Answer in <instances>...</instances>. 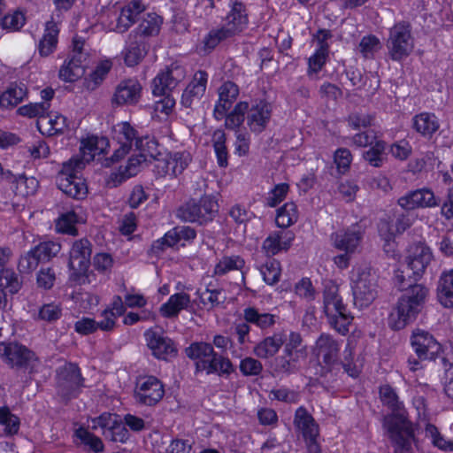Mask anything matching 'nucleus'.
I'll list each match as a JSON object with an SVG mask.
<instances>
[{
  "mask_svg": "<svg viewBox=\"0 0 453 453\" xmlns=\"http://www.w3.org/2000/svg\"><path fill=\"white\" fill-rule=\"evenodd\" d=\"M260 273L263 275L264 280L268 285H273L280 280V262L274 258H269L261 267Z\"/></svg>",
  "mask_w": 453,
  "mask_h": 453,
  "instance_id": "48",
  "label": "nucleus"
},
{
  "mask_svg": "<svg viewBox=\"0 0 453 453\" xmlns=\"http://www.w3.org/2000/svg\"><path fill=\"white\" fill-rule=\"evenodd\" d=\"M86 55H71L60 67L58 76L66 82H73L85 73Z\"/></svg>",
  "mask_w": 453,
  "mask_h": 453,
  "instance_id": "32",
  "label": "nucleus"
},
{
  "mask_svg": "<svg viewBox=\"0 0 453 453\" xmlns=\"http://www.w3.org/2000/svg\"><path fill=\"white\" fill-rule=\"evenodd\" d=\"M295 239L291 231L280 230L272 232L263 242L262 250L267 257H273L281 250H288Z\"/></svg>",
  "mask_w": 453,
  "mask_h": 453,
  "instance_id": "27",
  "label": "nucleus"
},
{
  "mask_svg": "<svg viewBox=\"0 0 453 453\" xmlns=\"http://www.w3.org/2000/svg\"><path fill=\"white\" fill-rule=\"evenodd\" d=\"M185 355L195 361L196 368H231L232 364L213 349V347L204 342L191 343L184 350Z\"/></svg>",
  "mask_w": 453,
  "mask_h": 453,
  "instance_id": "7",
  "label": "nucleus"
},
{
  "mask_svg": "<svg viewBox=\"0 0 453 453\" xmlns=\"http://www.w3.org/2000/svg\"><path fill=\"white\" fill-rule=\"evenodd\" d=\"M387 48L389 57L394 61H401L412 52L414 38L409 23L398 22L389 29Z\"/></svg>",
  "mask_w": 453,
  "mask_h": 453,
  "instance_id": "6",
  "label": "nucleus"
},
{
  "mask_svg": "<svg viewBox=\"0 0 453 453\" xmlns=\"http://www.w3.org/2000/svg\"><path fill=\"white\" fill-rule=\"evenodd\" d=\"M242 315L247 323L254 325L264 333L272 330L279 320L278 315L266 312L254 306L243 309Z\"/></svg>",
  "mask_w": 453,
  "mask_h": 453,
  "instance_id": "30",
  "label": "nucleus"
},
{
  "mask_svg": "<svg viewBox=\"0 0 453 453\" xmlns=\"http://www.w3.org/2000/svg\"><path fill=\"white\" fill-rule=\"evenodd\" d=\"M411 123L412 128L426 138H431L440 128L437 116L428 111H423L413 116Z\"/></svg>",
  "mask_w": 453,
  "mask_h": 453,
  "instance_id": "33",
  "label": "nucleus"
},
{
  "mask_svg": "<svg viewBox=\"0 0 453 453\" xmlns=\"http://www.w3.org/2000/svg\"><path fill=\"white\" fill-rule=\"evenodd\" d=\"M142 87L134 78L121 81L115 88L111 103L113 107L136 104L142 96Z\"/></svg>",
  "mask_w": 453,
  "mask_h": 453,
  "instance_id": "17",
  "label": "nucleus"
},
{
  "mask_svg": "<svg viewBox=\"0 0 453 453\" xmlns=\"http://www.w3.org/2000/svg\"><path fill=\"white\" fill-rule=\"evenodd\" d=\"M146 10L142 0H133L123 6L117 19L114 30L118 33L127 32L136 21L137 17Z\"/></svg>",
  "mask_w": 453,
  "mask_h": 453,
  "instance_id": "31",
  "label": "nucleus"
},
{
  "mask_svg": "<svg viewBox=\"0 0 453 453\" xmlns=\"http://www.w3.org/2000/svg\"><path fill=\"white\" fill-rule=\"evenodd\" d=\"M230 11L226 17L225 27L234 35L246 28L249 19L246 4L243 0H231Z\"/></svg>",
  "mask_w": 453,
  "mask_h": 453,
  "instance_id": "29",
  "label": "nucleus"
},
{
  "mask_svg": "<svg viewBox=\"0 0 453 453\" xmlns=\"http://www.w3.org/2000/svg\"><path fill=\"white\" fill-rule=\"evenodd\" d=\"M76 434L84 444L89 446V448L95 452H102L104 450V443L102 440L88 432L87 429L79 428L76 431Z\"/></svg>",
  "mask_w": 453,
  "mask_h": 453,
  "instance_id": "63",
  "label": "nucleus"
},
{
  "mask_svg": "<svg viewBox=\"0 0 453 453\" xmlns=\"http://www.w3.org/2000/svg\"><path fill=\"white\" fill-rule=\"evenodd\" d=\"M137 130L129 122L122 121L114 126L112 139L117 144L111 157L112 162H119L127 156L133 147H136V141L140 140Z\"/></svg>",
  "mask_w": 453,
  "mask_h": 453,
  "instance_id": "10",
  "label": "nucleus"
},
{
  "mask_svg": "<svg viewBox=\"0 0 453 453\" xmlns=\"http://www.w3.org/2000/svg\"><path fill=\"white\" fill-rule=\"evenodd\" d=\"M296 294L307 302H311L316 298V290L310 279L303 278L295 286Z\"/></svg>",
  "mask_w": 453,
  "mask_h": 453,
  "instance_id": "62",
  "label": "nucleus"
},
{
  "mask_svg": "<svg viewBox=\"0 0 453 453\" xmlns=\"http://www.w3.org/2000/svg\"><path fill=\"white\" fill-rule=\"evenodd\" d=\"M323 312L331 327L340 334L345 335L349 331V326L353 316L348 311L347 305L343 303L340 295L339 285L332 280H326L323 282Z\"/></svg>",
  "mask_w": 453,
  "mask_h": 453,
  "instance_id": "2",
  "label": "nucleus"
},
{
  "mask_svg": "<svg viewBox=\"0 0 453 453\" xmlns=\"http://www.w3.org/2000/svg\"><path fill=\"white\" fill-rule=\"evenodd\" d=\"M192 161L189 152L169 151L161 157H157L153 165V171L157 177H166L173 179L180 175Z\"/></svg>",
  "mask_w": 453,
  "mask_h": 453,
  "instance_id": "9",
  "label": "nucleus"
},
{
  "mask_svg": "<svg viewBox=\"0 0 453 453\" xmlns=\"http://www.w3.org/2000/svg\"><path fill=\"white\" fill-rule=\"evenodd\" d=\"M217 92L219 98L214 106L213 115L216 119L221 120L237 100L240 88L234 82L226 81L218 88Z\"/></svg>",
  "mask_w": 453,
  "mask_h": 453,
  "instance_id": "22",
  "label": "nucleus"
},
{
  "mask_svg": "<svg viewBox=\"0 0 453 453\" xmlns=\"http://www.w3.org/2000/svg\"><path fill=\"white\" fill-rule=\"evenodd\" d=\"M351 287L354 304L359 308L369 306L377 296L376 275L368 267L357 270Z\"/></svg>",
  "mask_w": 453,
  "mask_h": 453,
  "instance_id": "8",
  "label": "nucleus"
},
{
  "mask_svg": "<svg viewBox=\"0 0 453 453\" xmlns=\"http://www.w3.org/2000/svg\"><path fill=\"white\" fill-rule=\"evenodd\" d=\"M59 28L54 20L45 23L44 33L38 42V52L42 57L52 54L58 46Z\"/></svg>",
  "mask_w": 453,
  "mask_h": 453,
  "instance_id": "34",
  "label": "nucleus"
},
{
  "mask_svg": "<svg viewBox=\"0 0 453 453\" xmlns=\"http://www.w3.org/2000/svg\"><path fill=\"white\" fill-rule=\"evenodd\" d=\"M0 176L2 180L12 183V188L17 196L26 197L35 195L39 188V181L35 177H27L25 174H13L10 170H4L0 164Z\"/></svg>",
  "mask_w": 453,
  "mask_h": 453,
  "instance_id": "24",
  "label": "nucleus"
},
{
  "mask_svg": "<svg viewBox=\"0 0 453 453\" xmlns=\"http://www.w3.org/2000/svg\"><path fill=\"white\" fill-rule=\"evenodd\" d=\"M91 243L88 239L75 241L69 252L68 266L72 271L71 278L84 275L90 265Z\"/></svg>",
  "mask_w": 453,
  "mask_h": 453,
  "instance_id": "14",
  "label": "nucleus"
},
{
  "mask_svg": "<svg viewBox=\"0 0 453 453\" xmlns=\"http://www.w3.org/2000/svg\"><path fill=\"white\" fill-rule=\"evenodd\" d=\"M428 292L422 284L411 285L406 288L388 316L389 327L401 330L412 323L424 308Z\"/></svg>",
  "mask_w": 453,
  "mask_h": 453,
  "instance_id": "1",
  "label": "nucleus"
},
{
  "mask_svg": "<svg viewBox=\"0 0 453 453\" xmlns=\"http://www.w3.org/2000/svg\"><path fill=\"white\" fill-rule=\"evenodd\" d=\"M289 191L288 183L276 184L267 194L265 204L271 208L276 207L287 196Z\"/></svg>",
  "mask_w": 453,
  "mask_h": 453,
  "instance_id": "55",
  "label": "nucleus"
},
{
  "mask_svg": "<svg viewBox=\"0 0 453 453\" xmlns=\"http://www.w3.org/2000/svg\"><path fill=\"white\" fill-rule=\"evenodd\" d=\"M437 298L445 308H453V269L444 271L437 285Z\"/></svg>",
  "mask_w": 453,
  "mask_h": 453,
  "instance_id": "37",
  "label": "nucleus"
},
{
  "mask_svg": "<svg viewBox=\"0 0 453 453\" xmlns=\"http://www.w3.org/2000/svg\"><path fill=\"white\" fill-rule=\"evenodd\" d=\"M146 52V42L138 38L132 39L129 34L125 53V63L127 65H136L144 58Z\"/></svg>",
  "mask_w": 453,
  "mask_h": 453,
  "instance_id": "40",
  "label": "nucleus"
},
{
  "mask_svg": "<svg viewBox=\"0 0 453 453\" xmlns=\"http://www.w3.org/2000/svg\"><path fill=\"white\" fill-rule=\"evenodd\" d=\"M102 434L114 442H126L129 438V432L120 421H116L110 428L104 429Z\"/></svg>",
  "mask_w": 453,
  "mask_h": 453,
  "instance_id": "54",
  "label": "nucleus"
},
{
  "mask_svg": "<svg viewBox=\"0 0 453 453\" xmlns=\"http://www.w3.org/2000/svg\"><path fill=\"white\" fill-rule=\"evenodd\" d=\"M398 204L404 210L434 207L438 204L434 192L428 188L411 191L398 199Z\"/></svg>",
  "mask_w": 453,
  "mask_h": 453,
  "instance_id": "25",
  "label": "nucleus"
},
{
  "mask_svg": "<svg viewBox=\"0 0 453 453\" xmlns=\"http://www.w3.org/2000/svg\"><path fill=\"white\" fill-rule=\"evenodd\" d=\"M80 370H59L57 373L58 395L65 403L77 397L79 390L83 384Z\"/></svg>",
  "mask_w": 453,
  "mask_h": 453,
  "instance_id": "16",
  "label": "nucleus"
},
{
  "mask_svg": "<svg viewBox=\"0 0 453 453\" xmlns=\"http://www.w3.org/2000/svg\"><path fill=\"white\" fill-rule=\"evenodd\" d=\"M411 344L419 359L435 360L440 358L444 361V357L441 356V345L428 331L419 328L413 330Z\"/></svg>",
  "mask_w": 453,
  "mask_h": 453,
  "instance_id": "11",
  "label": "nucleus"
},
{
  "mask_svg": "<svg viewBox=\"0 0 453 453\" xmlns=\"http://www.w3.org/2000/svg\"><path fill=\"white\" fill-rule=\"evenodd\" d=\"M249 104L247 102H239L228 114L226 113L225 126L229 129L238 128L245 119V114L248 111Z\"/></svg>",
  "mask_w": 453,
  "mask_h": 453,
  "instance_id": "45",
  "label": "nucleus"
},
{
  "mask_svg": "<svg viewBox=\"0 0 453 453\" xmlns=\"http://www.w3.org/2000/svg\"><path fill=\"white\" fill-rule=\"evenodd\" d=\"M273 107L265 100L252 104L247 111V125L251 132L260 134L267 127L272 118Z\"/></svg>",
  "mask_w": 453,
  "mask_h": 453,
  "instance_id": "18",
  "label": "nucleus"
},
{
  "mask_svg": "<svg viewBox=\"0 0 453 453\" xmlns=\"http://www.w3.org/2000/svg\"><path fill=\"white\" fill-rule=\"evenodd\" d=\"M21 288L18 274L12 269H2L0 272V288L11 294H16Z\"/></svg>",
  "mask_w": 453,
  "mask_h": 453,
  "instance_id": "47",
  "label": "nucleus"
},
{
  "mask_svg": "<svg viewBox=\"0 0 453 453\" xmlns=\"http://www.w3.org/2000/svg\"><path fill=\"white\" fill-rule=\"evenodd\" d=\"M286 341L287 335L285 331L274 332L257 342L253 349V352L259 358H271L279 352Z\"/></svg>",
  "mask_w": 453,
  "mask_h": 453,
  "instance_id": "28",
  "label": "nucleus"
},
{
  "mask_svg": "<svg viewBox=\"0 0 453 453\" xmlns=\"http://www.w3.org/2000/svg\"><path fill=\"white\" fill-rule=\"evenodd\" d=\"M208 81V73L199 70L195 73L192 81L187 86L181 96V104L187 108L201 100L205 93Z\"/></svg>",
  "mask_w": 453,
  "mask_h": 453,
  "instance_id": "26",
  "label": "nucleus"
},
{
  "mask_svg": "<svg viewBox=\"0 0 453 453\" xmlns=\"http://www.w3.org/2000/svg\"><path fill=\"white\" fill-rule=\"evenodd\" d=\"M379 232L380 235L385 242L383 245L384 251L388 257H395L396 256V252L394 233L390 231L388 224L387 222H381L379 226Z\"/></svg>",
  "mask_w": 453,
  "mask_h": 453,
  "instance_id": "59",
  "label": "nucleus"
},
{
  "mask_svg": "<svg viewBox=\"0 0 453 453\" xmlns=\"http://www.w3.org/2000/svg\"><path fill=\"white\" fill-rule=\"evenodd\" d=\"M162 19L156 13H147L142 19L139 26L133 30L131 38L144 40L147 37L157 35L159 33Z\"/></svg>",
  "mask_w": 453,
  "mask_h": 453,
  "instance_id": "36",
  "label": "nucleus"
},
{
  "mask_svg": "<svg viewBox=\"0 0 453 453\" xmlns=\"http://www.w3.org/2000/svg\"><path fill=\"white\" fill-rule=\"evenodd\" d=\"M165 389L162 382L154 376L137 379L134 388L135 401L143 405L153 406L164 396Z\"/></svg>",
  "mask_w": 453,
  "mask_h": 453,
  "instance_id": "12",
  "label": "nucleus"
},
{
  "mask_svg": "<svg viewBox=\"0 0 453 453\" xmlns=\"http://www.w3.org/2000/svg\"><path fill=\"white\" fill-rule=\"evenodd\" d=\"M56 281V273L51 267H42L36 274V283L38 288L42 289H50Z\"/></svg>",
  "mask_w": 453,
  "mask_h": 453,
  "instance_id": "64",
  "label": "nucleus"
},
{
  "mask_svg": "<svg viewBox=\"0 0 453 453\" xmlns=\"http://www.w3.org/2000/svg\"><path fill=\"white\" fill-rule=\"evenodd\" d=\"M50 107V104L47 102L35 103L23 105L18 109V113L21 116L28 118H41L46 119V115Z\"/></svg>",
  "mask_w": 453,
  "mask_h": 453,
  "instance_id": "52",
  "label": "nucleus"
},
{
  "mask_svg": "<svg viewBox=\"0 0 453 453\" xmlns=\"http://www.w3.org/2000/svg\"><path fill=\"white\" fill-rule=\"evenodd\" d=\"M27 87L23 83H12L0 96L2 108H13L23 101L27 96Z\"/></svg>",
  "mask_w": 453,
  "mask_h": 453,
  "instance_id": "39",
  "label": "nucleus"
},
{
  "mask_svg": "<svg viewBox=\"0 0 453 453\" xmlns=\"http://www.w3.org/2000/svg\"><path fill=\"white\" fill-rule=\"evenodd\" d=\"M297 219L298 210L293 202L286 203L277 210L276 225L280 228H287L294 225Z\"/></svg>",
  "mask_w": 453,
  "mask_h": 453,
  "instance_id": "43",
  "label": "nucleus"
},
{
  "mask_svg": "<svg viewBox=\"0 0 453 453\" xmlns=\"http://www.w3.org/2000/svg\"><path fill=\"white\" fill-rule=\"evenodd\" d=\"M111 68V61L104 60L100 62L95 70L90 73L89 77L85 79V88L90 91L96 89L106 78Z\"/></svg>",
  "mask_w": 453,
  "mask_h": 453,
  "instance_id": "44",
  "label": "nucleus"
},
{
  "mask_svg": "<svg viewBox=\"0 0 453 453\" xmlns=\"http://www.w3.org/2000/svg\"><path fill=\"white\" fill-rule=\"evenodd\" d=\"M244 265L245 261L241 256H224L216 264L213 273L216 276H223L232 271H240Z\"/></svg>",
  "mask_w": 453,
  "mask_h": 453,
  "instance_id": "42",
  "label": "nucleus"
},
{
  "mask_svg": "<svg viewBox=\"0 0 453 453\" xmlns=\"http://www.w3.org/2000/svg\"><path fill=\"white\" fill-rule=\"evenodd\" d=\"M42 262L33 248L20 257L18 264V269L21 273H31L35 270L39 263Z\"/></svg>",
  "mask_w": 453,
  "mask_h": 453,
  "instance_id": "57",
  "label": "nucleus"
},
{
  "mask_svg": "<svg viewBox=\"0 0 453 453\" xmlns=\"http://www.w3.org/2000/svg\"><path fill=\"white\" fill-rule=\"evenodd\" d=\"M148 347L158 359L169 360L177 355V348L169 337L164 336L152 329L145 332Z\"/></svg>",
  "mask_w": 453,
  "mask_h": 453,
  "instance_id": "21",
  "label": "nucleus"
},
{
  "mask_svg": "<svg viewBox=\"0 0 453 453\" xmlns=\"http://www.w3.org/2000/svg\"><path fill=\"white\" fill-rule=\"evenodd\" d=\"M338 342L329 334H322L316 341L315 350L326 365H333L339 352Z\"/></svg>",
  "mask_w": 453,
  "mask_h": 453,
  "instance_id": "35",
  "label": "nucleus"
},
{
  "mask_svg": "<svg viewBox=\"0 0 453 453\" xmlns=\"http://www.w3.org/2000/svg\"><path fill=\"white\" fill-rule=\"evenodd\" d=\"M364 233V227L359 224H355L346 230L332 234L331 240L337 250L353 253L360 244Z\"/></svg>",
  "mask_w": 453,
  "mask_h": 453,
  "instance_id": "20",
  "label": "nucleus"
},
{
  "mask_svg": "<svg viewBox=\"0 0 453 453\" xmlns=\"http://www.w3.org/2000/svg\"><path fill=\"white\" fill-rule=\"evenodd\" d=\"M185 77L184 70L180 66H171L160 72L153 79L152 93L154 96H163L169 94L177 87Z\"/></svg>",
  "mask_w": 453,
  "mask_h": 453,
  "instance_id": "19",
  "label": "nucleus"
},
{
  "mask_svg": "<svg viewBox=\"0 0 453 453\" xmlns=\"http://www.w3.org/2000/svg\"><path fill=\"white\" fill-rule=\"evenodd\" d=\"M62 316V309L59 304L55 303L43 304L38 311L37 319L52 323L59 319Z\"/></svg>",
  "mask_w": 453,
  "mask_h": 453,
  "instance_id": "58",
  "label": "nucleus"
},
{
  "mask_svg": "<svg viewBox=\"0 0 453 453\" xmlns=\"http://www.w3.org/2000/svg\"><path fill=\"white\" fill-rule=\"evenodd\" d=\"M307 349H283L280 356L276 358L277 365L280 368H294L307 358Z\"/></svg>",
  "mask_w": 453,
  "mask_h": 453,
  "instance_id": "41",
  "label": "nucleus"
},
{
  "mask_svg": "<svg viewBox=\"0 0 453 453\" xmlns=\"http://www.w3.org/2000/svg\"><path fill=\"white\" fill-rule=\"evenodd\" d=\"M384 427L389 434L394 446V453H407L414 441V428L411 422L402 415L384 418Z\"/></svg>",
  "mask_w": 453,
  "mask_h": 453,
  "instance_id": "5",
  "label": "nucleus"
},
{
  "mask_svg": "<svg viewBox=\"0 0 453 453\" xmlns=\"http://www.w3.org/2000/svg\"><path fill=\"white\" fill-rule=\"evenodd\" d=\"M0 357L11 365L34 367L37 357L34 351L18 342H0Z\"/></svg>",
  "mask_w": 453,
  "mask_h": 453,
  "instance_id": "13",
  "label": "nucleus"
},
{
  "mask_svg": "<svg viewBox=\"0 0 453 453\" xmlns=\"http://www.w3.org/2000/svg\"><path fill=\"white\" fill-rule=\"evenodd\" d=\"M426 436L430 438L432 443L441 449L453 450V441H446L439 433L437 427L428 424L426 427Z\"/></svg>",
  "mask_w": 453,
  "mask_h": 453,
  "instance_id": "60",
  "label": "nucleus"
},
{
  "mask_svg": "<svg viewBox=\"0 0 453 453\" xmlns=\"http://www.w3.org/2000/svg\"><path fill=\"white\" fill-rule=\"evenodd\" d=\"M33 250L35 251L42 262L50 261L56 257L60 250V243L54 241H43L35 245Z\"/></svg>",
  "mask_w": 453,
  "mask_h": 453,
  "instance_id": "49",
  "label": "nucleus"
},
{
  "mask_svg": "<svg viewBox=\"0 0 453 453\" xmlns=\"http://www.w3.org/2000/svg\"><path fill=\"white\" fill-rule=\"evenodd\" d=\"M233 35H234V34L230 30H228L225 26L220 28L212 29L204 37V40H203L204 47L206 50H211L222 40H225Z\"/></svg>",
  "mask_w": 453,
  "mask_h": 453,
  "instance_id": "56",
  "label": "nucleus"
},
{
  "mask_svg": "<svg viewBox=\"0 0 453 453\" xmlns=\"http://www.w3.org/2000/svg\"><path fill=\"white\" fill-rule=\"evenodd\" d=\"M406 257L407 269L412 275L420 277L430 264L433 255L430 249L424 243H415L410 246Z\"/></svg>",
  "mask_w": 453,
  "mask_h": 453,
  "instance_id": "23",
  "label": "nucleus"
},
{
  "mask_svg": "<svg viewBox=\"0 0 453 453\" xmlns=\"http://www.w3.org/2000/svg\"><path fill=\"white\" fill-rule=\"evenodd\" d=\"M219 211V204L212 196H203L198 201L191 199L181 205L177 211V216L188 222H196L200 225L211 221Z\"/></svg>",
  "mask_w": 453,
  "mask_h": 453,
  "instance_id": "4",
  "label": "nucleus"
},
{
  "mask_svg": "<svg viewBox=\"0 0 453 453\" xmlns=\"http://www.w3.org/2000/svg\"><path fill=\"white\" fill-rule=\"evenodd\" d=\"M158 143L153 138L148 135L141 136L140 140L136 141V150L140 151V154L149 156L156 162L157 157H161L164 154L157 150Z\"/></svg>",
  "mask_w": 453,
  "mask_h": 453,
  "instance_id": "50",
  "label": "nucleus"
},
{
  "mask_svg": "<svg viewBox=\"0 0 453 453\" xmlns=\"http://www.w3.org/2000/svg\"><path fill=\"white\" fill-rule=\"evenodd\" d=\"M84 167L85 162L80 157H72L65 162L57 176L58 188L73 198L85 197L88 188L83 180L78 175Z\"/></svg>",
  "mask_w": 453,
  "mask_h": 453,
  "instance_id": "3",
  "label": "nucleus"
},
{
  "mask_svg": "<svg viewBox=\"0 0 453 453\" xmlns=\"http://www.w3.org/2000/svg\"><path fill=\"white\" fill-rule=\"evenodd\" d=\"M0 424L4 426V432L8 435L19 432L20 421L19 417L12 414L8 407H0Z\"/></svg>",
  "mask_w": 453,
  "mask_h": 453,
  "instance_id": "53",
  "label": "nucleus"
},
{
  "mask_svg": "<svg viewBox=\"0 0 453 453\" xmlns=\"http://www.w3.org/2000/svg\"><path fill=\"white\" fill-rule=\"evenodd\" d=\"M294 423L301 430L309 453H319L320 446L317 441L319 426L305 408L299 407L296 410Z\"/></svg>",
  "mask_w": 453,
  "mask_h": 453,
  "instance_id": "15",
  "label": "nucleus"
},
{
  "mask_svg": "<svg viewBox=\"0 0 453 453\" xmlns=\"http://www.w3.org/2000/svg\"><path fill=\"white\" fill-rule=\"evenodd\" d=\"M334 162L336 165L338 172L344 174L349 171L352 162L351 152L346 148H340L336 150L334 154Z\"/></svg>",
  "mask_w": 453,
  "mask_h": 453,
  "instance_id": "61",
  "label": "nucleus"
},
{
  "mask_svg": "<svg viewBox=\"0 0 453 453\" xmlns=\"http://www.w3.org/2000/svg\"><path fill=\"white\" fill-rule=\"evenodd\" d=\"M381 47L380 39L373 35H369L361 39L358 44V50L363 58L371 59L374 58V55Z\"/></svg>",
  "mask_w": 453,
  "mask_h": 453,
  "instance_id": "46",
  "label": "nucleus"
},
{
  "mask_svg": "<svg viewBox=\"0 0 453 453\" xmlns=\"http://www.w3.org/2000/svg\"><path fill=\"white\" fill-rule=\"evenodd\" d=\"M385 149V142L381 140L375 141L374 144L364 153L363 157L372 166L380 167L384 160L383 154Z\"/></svg>",
  "mask_w": 453,
  "mask_h": 453,
  "instance_id": "51",
  "label": "nucleus"
},
{
  "mask_svg": "<svg viewBox=\"0 0 453 453\" xmlns=\"http://www.w3.org/2000/svg\"><path fill=\"white\" fill-rule=\"evenodd\" d=\"M190 304V296L185 292L172 295L168 301L161 305L160 313L165 318L177 317L180 311L186 310Z\"/></svg>",
  "mask_w": 453,
  "mask_h": 453,
  "instance_id": "38",
  "label": "nucleus"
}]
</instances>
